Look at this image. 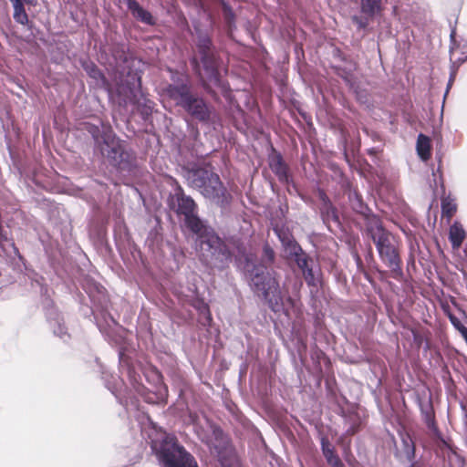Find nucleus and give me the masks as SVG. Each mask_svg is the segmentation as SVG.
I'll return each instance as SVG.
<instances>
[{
    "instance_id": "f257e3e1",
    "label": "nucleus",
    "mask_w": 467,
    "mask_h": 467,
    "mask_svg": "<svg viewBox=\"0 0 467 467\" xmlns=\"http://www.w3.org/2000/svg\"><path fill=\"white\" fill-rule=\"evenodd\" d=\"M151 448L164 467H197L193 458L179 446L172 435L160 433V439L151 441Z\"/></svg>"
},
{
    "instance_id": "f03ea898",
    "label": "nucleus",
    "mask_w": 467,
    "mask_h": 467,
    "mask_svg": "<svg viewBox=\"0 0 467 467\" xmlns=\"http://www.w3.org/2000/svg\"><path fill=\"white\" fill-rule=\"evenodd\" d=\"M189 183L197 188L201 193L218 203L223 202L225 189L220 182L219 176L205 168H198L188 172Z\"/></svg>"
},
{
    "instance_id": "7ed1b4c3",
    "label": "nucleus",
    "mask_w": 467,
    "mask_h": 467,
    "mask_svg": "<svg viewBox=\"0 0 467 467\" xmlns=\"http://www.w3.org/2000/svg\"><path fill=\"white\" fill-rule=\"evenodd\" d=\"M251 263L247 261L245 270L250 273L251 282L256 293L261 294L268 300L271 307L277 311L281 302L279 285L269 273L265 274L263 267H254L251 269Z\"/></svg>"
},
{
    "instance_id": "20e7f679",
    "label": "nucleus",
    "mask_w": 467,
    "mask_h": 467,
    "mask_svg": "<svg viewBox=\"0 0 467 467\" xmlns=\"http://www.w3.org/2000/svg\"><path fill=\"white\" fill-rule=\"evenodd\" d=\"M368 231L375 242L382 260L391 268L399 265L400 259L397 250L392 244V236L387 233L377 219H372Z\"/></svg>"
},
{
    "instance_id": "39448f33",
    "label": "nucleus",
    "mask_w": 467,
    "mask_h": 467,
    "mask_svg": "<svg viewBox=\"0 0 467 467\" xmlns=\"http://www.w3.org/2000/svg\"><path fill=\"white\" fill-rule=\"evenodd\" d=\"M186 225L195 234H200V247L202 252L212 256L223 252V245L221 239L213 230L207 229L193 213L185 215Z\"/></svg>"
},
{
    "instance_id": "423d86ee",
    "label": "nucleus",
    "mask_w": 467,
    "mask_h": 467,
    "mask_svg": "<svg viewBox=\"0 0 467 467\" xmlns=\"http://www.w3.org/2000/svg\"><path fill=\"white\" fill-rule=\"evenodd\" d=\"M171 96L174 98L177 104L182 105L192 116L199 119L207 118L208 109L203 100L190 96L185 87L172 88Z\"/></svg>"
},
{
    "instance_id": "0eeeda50",
    "label": "nucleus",
    "mask_w": 467,
    "mask_h": 467,
    "mask_svg": "<svg viewBox=\"0 0 467 467\" xmlns=\"http://www.w3.org/2000/svg\"><path fill=\"white\" fill-rule=\"evenodd\" d=\"M100 150L102 155L107 157L112 165L123 168L128 155L124 152L123 147L118 139L107 135Z\"/></svg>"
},
{
    "instance_id": "6e6552de",
    "label": "nucleus",
    "mask_w": 467,
    "mask_h": 467,
    "mask_svg": "<svg viewBox=\"0 0 467 467\" xmlns=\"http://www.w3.org/2000/svg\"><path fill=\"white\" fill-rule=\"evenodd\" d=\"M466 234L462 225L455 222L450 228L449 238L451 243L452 248L457 250L461 247Z\"/></svg>"
},
{
    "instance_id": "1a4fd4ad",
    "label": "nucleus",
    "mask_w": 467,
    "mask_h": 467,
    "mask_svg": "<svg viewBox=\"0 0 467 467\" xmlns=\"http://www.w3.org/2000/svg\"><path fill=\"white\" fill-rule=\"evenodd\" d=\"M128 7L131 11L132 15L142 21L143 23L151 25L153 24V19L151 15L144 10L137 1L135 0H128Z\"/></svg>"
},
{
    "instance_id": "9d476101",
    "label": "nucleus",
    "mask_w": 467,
    "mask_h": 467,
    "mask_svg": "<svg viewBox=\"0 0 467 467\" xmlns=\"http://www.w3.org/2000/svg\"><path fill=\"white\" fill-rule=\"evenodd\" d=\"M361 12L372 17L382 10V0H360Z\"/></svg>"
},
{
    "instance_id": "9b49d317",
    "label": "nucleus",
    "mask_w": 467,
    "mask_h": 467,
    "mask_svg": "<svg viewBox=\"0 0 467 467\" xmlns=\"http://www.w3.org/2000/svg\"><path fill=\"white\" fill-rule=\"evenodd\" d=\"M417 152L420 158L427 161L431 157V140L422 134H420L417 140Z\"/></svg>"
},
{
    "instance_id": "f8f14e48",
    "label": "nucleus",
    "mask_w": 467,
    "mask_h": 467,
    "mask_svg": "<svg viewBox=\"0 0 467 467\" xmlns=\"http://www.w3.org/2000/svg\"><path fill=\"white\" fill-rule=\"evenodd\" d=\"M14 7V19L22 25L28 23V16L25 10L22 0H10Z\"/></svg>"
},
{
    "instance_id": "ddd939ff",
    "label": "nucleus",
    "mask_w": 467,
    "mask_h": 467,
    "mask_svg": "<svg viewBox=\"0 0 467 467\" xmlns=\"http://www.w3.org/2000/svg\"><path fill=\"white\" fill-rule=\"evenodd\" d=\"M321 443H322V451H323L324 456L326 457L327 462L332 467H337V465L341 464V462L338 459V457L337 455H335L333 448L331 447L329 441L327 439L323 438Z\"/></svg>"
},
{
    "instance_id": "4468645a",
    "label": "nucleus",
    "mask_w": 467,
    "mask_h": 467,
    "mask_svg": "<svg viewBox=\"0 0 467 467\" xmlns=\"http://www.w3.org/2000/svg\"><path fill=\"white\" fill-rule=\"evenodd\" d=\"M270 167L279 176L280 179L285 178L286 169L279 156H275L272 158L270 161Z\"/></svg>"
},
{
    "instance_id": "2eb2a0df",
    "label": "nucleus",
    "mask_w": 467,
    "mask_h": 467,
    "mask_svg": "<svg viewBox=\"0 0 467 467\" xmlns=\"http://www.w3.org/2000/svg\"><path fill=\"white\" fill-rule=\"evenodd\" d=\"M194 206L193 200L189 197L182 196L179 199V210L184 215L193 213Z\"/></svg>"
},
{
    "instance_id": "dca6fc26",
    "label": "nucleus",
    "mask_w": 467,
    "mask_h": 467,
    "mask_svg": "<svg viewBox=\"0 0 467 467\" xmlns=\"http://www.w3.org/2000/svg\"><path fill=\"white\" fill-rule=\"evenodd\" d=\"M441 210L443 215H445L448 219H451L455 213L457 206L453 200L445 198L441 202Z\"/></svg>"
},
{
    "instance_id": "f3484780",
    "label": "nucleus",
    "mask_w": 467,
    "mask_h": 467,
    "mask_svg": "<svg viewBox=\"0 0 467 467\" xmlns=\"http://www.w3.org/2000/svg\"><path fill=\"white\" fill-rule=\"evenodd\" d=\"M298 265L302 268L306 281L309 285H316V278L312 269L307 268V262L306 259H298Z\"/></svg>"
},
{
    "instance_id": "a211bd4d",
    "label": "nucleus",
    "mask_w": 467,
    "mask_h": 467,
    "mask_svg": "<svg viewBox=\"0 0 467 467\" xmlns=\"http://www.w3.org/2000/svg\"><path fill=\"white\" fill-rule=\"evenodd\" d=\"M203 66L205 67L204 70L207 78H209V81L214 84H219V79L217 78L214 68L213 67H208L205 61H203Z\"/></svg>"
},
{
    "instance_id": "6ab92c4d",
    "label": "nucleus",
    "mask_w": 467,
    "mask_h": 467,
    "mask_svg": "<svg viewBox=\"0 0 467 467\" xmlns=\"http://www.w3.org/2000/svg\"><path fill=\"white\" fill-rule=\"evenodd\" d=\"M281 240L285 244H286L289 247L290 252L292 254H297L299 247L296 245L295 242L291 241L289 238H282Z\"/></svg>"
},
{
    "instance_id": "aec40b11",
    "label": "nucleus",
    "mask_w": 467,
    "mask_h": 467,
    "mask_svg": "<svg viewBox=\"0 0 467 467\" xmlns=\"http://www.w3.org/2000/svg\"><path fill=\"white\" fill-rule=\"evenodd\" d=\"M86 70L88 72V74H89L92 78H96V79H99V78H102V76H101V74H100L99 70H98V69L95 67V66H94V65L87 66Z\"/></svg>"
},
{
    "instance_id": "412c9836",
    "label": "nucleus",
    "mask_w": 467,
    "mask_h": 467,
    "mask_svg": "<svg viewBox=\"0 0 467 467\" xmlns=\"http://www.w3.org/2000/svg\"><path fill=\"white\" fill-rule=\"evenodd\" d=\"M265 256L268 258L269 261H272L273 258H274V252L271 248L269 247H265Z\"/></svg>"
},
{
    "instance_id": "4be33fe9",
    "label": "nucleus",
    "mask_w": 467,
    "mask_h": 467,
    "mask_svg": "<svg viewBox=\"0 0 467 467\" xmlns=\"http://www.w3.org/2000/svg\"><path fill=\"white\" fill-rule=\"evenodd\" d=\"M403 442L406 444V446L408 447V453H410L413 449L410 448V444H409V441H410V439L409 437H406V438H403Z\"/></svg>"
},
{
    "instance_id": "5701e85b",
    "label": "nucleus",
    "mask_w": 467,
    "mask_h": 467,
    "mask_svg": "<svg viewBox=\"0 0 467 467\" xmlns=\"http://www.w3.org/2000/svg\"><path fill=\"white\" fill-rule=\"evenodd\" d=\"M462 334L465 337V338L467 339V329L466 328L462 329Z\"/></svg>"
},
{
    "instance_id": "b1692460",
    "label": "nucleus",
    "mask_w": 467,
    "mask_h": 467,
    "mask_svg": "<svg viewBox=\"0 0 467 467\" xmlns=\"http://www.w3.org/2000/svg\"><path fill=\"white\" fill-rule=\"evenodd\" d=\"M233 467H239L237 463H234Z\"/></svg>"
}]
</instances>
